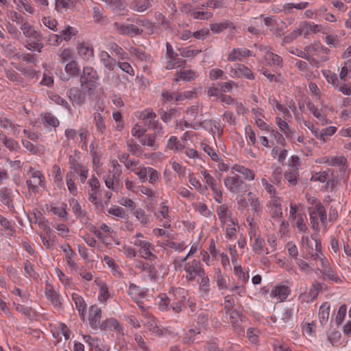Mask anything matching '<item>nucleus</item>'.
<instances>
[{
    "mask_svg": "<svg viewBox=\"0 0 351 351\" xmlns=\"http://www.w3.org/2000/svg\"><path fill=\"white\" fill-rule=\"evenodd\" d=\"M56 5L55 9L58 12H62L63 10H66L73 6L74 0H55Z\"/></svg>",
    "mask_w": 351,
    "mask_h": 351,
    "instance_id": "nucleus-56",
    "label": "nucleus"
},
{
    "mask_svg": "<svg viewBox=\"0 0 351 351\" xmlns=\"http://www.w3.org/2000/svg\"><path fill=\"white\" fill-rule=\"evenodd\" d=\"M112 169L110 171V178L115 181L116 184H119L121 180V176L122 174V169L121 165L117 160L112 161Z\"/></svg>",
    "mask_w": 351,
    "mask_h": 351,
    "instance_id": "nucleus-35",
    "label": "nucleus"
},
{
    "mask_svg": "<svg viewBox=\"0 0 351 351\" xmlns=\"http://www.w3.org/2000/svg\"><path fill=\"white\" fill-rule=\"evenodd\" d=\"M197 76V73L193 70H183L180 72H177L174 81L178 82L181 80L186 82H190L196 79Z\"/></svg>",
    "mask_w": 351,
    "mask_h": 351,
    "instance_id": "nucleus-31",
    "label": "nucleus"
},
{
    "mask_svg": "<svg viewBox=\"0 0 351 351\" xmlns=\"http://www.w3.org/2000/svg\"><path fill=\"white\" fill-rule=\"evenodd\" d=\"M238 77H245L247 80H254V75L252 71L244 64H239L237 67L231 71Z\"/></svg>",
    "mask_w": 351,
    "mask_h": 351,
    "instance_id": "nucleus-27",
    "label": "nucleus"
},
{
    "mask_svg": "<svg viewBox=\"0 0 351 351\" xmlns=\"http://www.w3.org/2000/svg\"><path fill=\"white\" fill-rule=\"evenodd\" d=\"M69 173L71 175L72 173H78L80 171H81L85 166L80 165L77 162V159L75 156H70L69 159Z\"/></svg>",
    "mask_w": 351,
    "mask_h": 351,
    "instance_id": "nucleus-51",
    "label": "nucleus"
},
{
    "mask_svg": "<svg viewBox=\"0 0 351 351\" xmlns=\"http://www.w3.org/2000/svg\"><path fill=\"white\" fill-rule=\"evenodd\" d=\"M69 205L72 208V211L76 218L83 220L86 217V212L82 208V206L80 205L79 202L75 198H71L69 199Z\"/></svg>",
    "mask_w": 351,
    "mask_h": 351,
    "instance_id": "nucleus-29",
    "label": "nucleus"
},
{
    "mask_svg": "<svg viewBox=\"0 0 351 351\" xmlns=\"http://www.w3.org/2000/svg\"><path fill=\"white\" fill-rule=\"evenodd\" d=\"M126 145L129 152L135 156H140L143 154V148L133 138L126 141Z\"/></svg>",
    "mask_w": 351,
    "mask_h": 351,
    "instance_id": "nucleus-36",
    "label": "nucleus"
},
{
    "mask_svg": "<svg viewBox=\"0 0 351 351\" xmlns=\"http://www.w3.org/2000/svg\"><path fill=\"white\" fill-rule=\"evenodd\" d=\"M189 183L201 194H205L208 191L206 185H202L198 180L195 177H191L189 180Z\"/></svg>",
    "mask_w": 351,
    "mask_h": 351,
    "instance_id": "nucleus-59",
    "label": "nucleus"
},
{
    "mask_svg": "<svg viewBox=\"0 0 351 351\" xmlns=\"http://www.w3.org/2000/svg\"><path fill=\"white\" fill-rule=\"evenodd\" d=\"M197 278L200 279L198 282L199 291L204 294H208L210 291V280L208 276L206 275L205 271L203 276H199Z\"/></svg>",
    "mask_w": 351,
    "mask_h": 351,
    "instance_id": "nucleus-47",
    "label": "nucleus"
},
{
    "mask_svg": "<svg viewBox=\"0 0 351 351\" xmlns=\"http://www.w3.org/2000/svg\"><path fill=\"white\" fill-rule=\"evenodd\" d=\"M77 32H78L76 28L68 25L66 29L60 32V34L59 36L62 40H64L65 41H69L71 40V37L75 36Z\"/></svg>",
    "mask_w": 351,
    "mask_h": 351,
    "instance_id": "nucleus-52",
    "label": "nucleus"
},
{
    "mask_svg": "<svg viewBox=\"0 0 351 351\" xmlns=\"http://www.w3.org/2000/svg\"><path fill=\"white\" fill-rule=\"evenodd\" d=\"M156 218L160 221L165 219L162 226L165 228H169L171 227V219L169 215V207L162 203L160 204V210L158 213H155Z\"/></svg>",
    "mask_w": 351,
    "mask_h": 351,
    "instance_id": "nucleus-19",
    "label": "nucleus"
},
{
    "mask_svg": "<svg viewBox=\"0 0 351 351\" xmlns=\"http://www.w3.org/2000/svg\"><path fill=\"white\" fill-rule=\"evenodd\" d=\"M128 51L130 53L131 55L136 57L138 60L140 61H145L147 62L150 59V56L147 54L145 51L143 49L135 47H130L128 49Z\"/></svg>",
    "mask_w": 351,
    "mask_h": 351,
    "instance_id": "nucleus-39",
    "label": "nucleus"
},
{
    "mask_svg": "<svg viewBox=\"0 0 351 351\" xmlns=\"http://www.w3.org/2000/svg\"><path fill=\"white\" fill-rule=\"evenodd\" d=\"M101 318V309L97 305H92L90 307L89 324L94 330L101 329L100 319Z\"/></svg>",
    "mask_w": 351,
    "mask_h": 351,
    "instance_id": "nucleus-12",
    "label": "nucleus"
},
{
    "mask_svg": "<svg viewBox=\"0 0 351 351\" xmlns=\"http://www.w3.org/2000/svg\"><path fill=\"white\" fill-rule=\"evenodd\" d=\"M311 210L313 212H315L316 215H319L322 225L326 224V223H327L326 211V209L322 204H317V208H314Z\"/></svg>",
    "mask_w": 351,
    "mask_h": 351,
    "instance_id": "nucleus-55",
    "label": "nucleus"
},
{
    "mask_svg": "<svg viewBox=\"0 0 351 351\" xmlns=\"http://www.w3.org/2000/svg\"><path fill=\"white\" fill-rule=\"evenodd\" d=\"M275 122L279 130L285 134L287 138L293 137L295 130L289 125L286 119L278 116L275 118Z\"/></svg>",
    "mask_w": 351,
    "mask_h": 351,
    "instance_id": "nucleus-23",
    "label": "nucleus"
},
{
    "mask_svg": "<svg viewBox=\"0 0 351 351\" xmlns=\"http://www.w3.org/2000/svg\"><path fill=\"white\" fill-rule=\"evenodd\" d=\"M321 47L322 44L319 41L313 42V43L305 47V51L307 53L313 55V56H317L320 58V60L325 62L328 60L326 57H322L321 56Z\"/></svg>",
    "mask_w": 351,
    "mask_h": 351,
    "instance_id": "nucleus-28",
    "label": "nucleus"
},
{
    "mask_svg": "<svg viewBox=\"0 0 351 351\" xmlns=\"http://www.w3.org/2000/svg\"><path fill=\"white\" fill-rule=\"evenodd\" d=\"M98 79L99 75L93 67L90 66H84L82 74L80 76V82L82 87L85 84L95 86Z\"/></svg>",
    "mask_w": 351,
    "mask_h": 351,
    "instance_id": "nucleus-8",
    "label": "nucleus"
},
{
    "mask_svg": "<svg viewBox=\"0 0 351 351\" xmlns=\"http://www.w3.org/2000/svg\"><path fill=\"white\" fill-rule=\"evenodd\" d=\"M78 55L86 61L93 60L95 51L93 46L86 42L78 43L76 47Z\"/></svg>",
    "mask_w": 351,
    "mask_h": 351,
    "instance_id": "nucleus-10",
    "label": "nucleus"
},
{
    "mask_svg": "<svg viewBox=\"0 0 351 351\" xmlns=\"http://www.w3.org/2000/svg\"><path fill=\"white\" fill-rule=\"evenodd\" d=\"M93 122L95 125L97 132L99 135H104L106 134L108 128V121L106 120V116L99 112L98 110L95 111L93 114Z\"/></svg>",
    "mask_w": 351,
    "mask_h": 351,
    "instance_id": "nucleus-9",
    "label": "nucleus"
},
{
    "mask_svg": "<svg viewBox=\"0 0 351 351\" xmlns=\"http://www.w3.org/2000/svg\"><path fill=\"white\" fill-rule=\"evenodd\" d=\"M245 134L246 136L249 138V141H250L252 145L255 147H258V143L256 138V134L250 125H247L245 126Z\"/></svg>",
    "mask_w": 351,
    "mask_h": 351,
    "instance_id": "nucleus-64",
    "label": "nucleus"
},
{
    "mask_svg": "<svg viewBox=\"0 0 351 351\" xmlns=\"http://www.w3.org/2000/svg\"><path fill=\"white\" fill-rule=\"evenodd\" d=\"M133 214L143 226H148L149 225L151 222V217L146 214L143 209H135L134 211H133Z\"/></svg>",
    "mask_w": 351,
    "mask_h": 351,
    "instance_id": "nucleus-38",
    "label": "nucleus"
},
{
    "mask_svg": "<svg viewBox=\"0 0 351 351\" xmlns=\"http://www.w3.org/2000/svg\"><path fill=\"white\" fill-rule=\"evenodd\" d=\"M20 28L23 31V34L26 38H32L34 40H41V33L36 31L34 27L29 23L24 22L21 24Z\"/></svg>",
    "mask_w": 351,
    "mask_h": 351,
    "instance_id": "nucleus-21",
    "label": "nucleus"
},
{
    "mask_svg": "<svg viewBox=\"0 0 351 351\" xmlns=\"http://www.w3.org/2000/svg\"><path fill=\"white\" fill-rule=\"evenodd\" d=\"M0 199L10 210L14 209L12 191L6 187L0 189Z\"/></svg>",
    "mask_w": 351,
    "mask_h": 351,
    "instance_id": "nucleus-26",
    "label": "nucleus"
},
{
    "mask_svg": "<svg viewBox=\"0 0 351 351\" xmlns=\"http://www.w3.org/2000/svg\"><path fill=\"white\" fill-rule=\"evenodd\" d=\"M121 71L128 73L132 77L135 75V71L131 64L125 61H118L117 65Z\"/></svg>",
    "mask_w": 351,
    "mask_h": 351,
    "instance_id": "nucleus-61",
    "label": "nucleus"
},
{
    "mask_svg": "<svg viewBox=\"0 0 351 351\" xmlns=\"http://www.w3.org/2000/svg\"><path fill=\"white\" fill-rule=\"evenodd\" d=\"M264 58L267 65L270 66L282 68L283 66L282 58L270 51H267L265 52Z\"/></svg>",
    "mask_w": 351,
    "mask_h": 351,
    "instance_id": "nucleus-22",
    "label": "nucleus"
},
{
    "mask_svg": "<svg viewBox=\"0 0 351 351\" xmlns=\"http://www.w3.org/2000/svg\"><path fill=\"white\" fill-rule=\"evenodd\" d=\"M298 171L293 169L291 171L285 173V178L291 185L295 186L298 182Z\"/></svg>",
    "mask_w": 351,
    "mask_h": 351,
    "instance_id": "nucleus-63",
    "label": "nucleus"
},
{
    "mask_svg": "<svg viewBox=\"0 0 351 351\" xmlns=\"http://www.w3.org/2000/svg\"><path fill=\"white\" fill-rule=\"evenodd\" d=\"M201 173L203 176L207 185L213 191L215 200L217 203L221 204L223 202L221 185L220 183H218L214 177H213L206 170L202 171Z\"/></svg>",
    "mask_w": 351,
    "mask_h": 351,
    "instance_id": "nucleus-4",
    "label": "nucleus"
},
{
    "mask_svg": "<svg viewBox=\"0 0 351 351\" xmlns=\"http://www.w3.org/2000/svg\"><path fill=\"white\" fill-rule=\"evenodd\" d=\"M109 49L122 60H128L129 58L128 53L116 43H110Z\"/></svg>",
    "mask_w": 351,
    "mask_h": 351,
    "instance_id": "nucleus-41",
    "label": "nucleus"
},
{
    "mask_svg": "<svg viewBox=\"0 0 351 351\" xmlns=\"http://www.w3.org/2000/svg\"><path fill=\"white\" fill-rule=\"evenodd\" d=\"M182 264L183 270L185 273L184 277L188 283L195 281L199 276L204 275L205 270L199 260L181 261L180 265H182Z\"/></svg>",
    "mask_w": 351,
    "mask_h": 351,
    "instance_id": "nucleus-1",
    "label": "nucleus"
},
{
    "mask_svg": "<svg viewBox=\"0 0 351 351\" xmlns=\"http://www.w3.org/2000/svg\"><path fill=\"white\" fill-rule=\"evenodd\" d=\"M234 273L237 276L238 280L243 285H245L249 280L248 272H244L241 265L235 266L234 268Z\"/></svg>",
    "mask_w": 351,
    "mask_h": 351,
    "instance_id": "nucleus-49",
    "label": "nucleus"
},
{
    "mask_svg": "<svg viewBox=\"0 0 351 351\" xmlns=\"http://www.w3.org/2000/svg\"><path fill=\"white\" fill-rule=\"evenodd\" d=\"M298 34L303 35L304 38H306L311 33H317L320 32V26L315 24L314 23L302 21L300 23L298 27Z\"/></svg>",
    "mask_w": 351,
    "mask_h": 351,
    "instance_id": "nucleus-15",
    "label": "nucleus"
},
{
    "mask_svg": "<svg viewBox=\"0 0 351 351\" xmlns=\"http://www.w3.org/2000/svg\"><path fill=\"white\" fill-rule=\"evenodd\" d=\"M27 175L29 179L26 180V185L29 192L36 193L39 191V187H46L45 178L40 171L29 167Z\"/></svg>",
    "mask_w": 351,
    "mask_h": 351,
    "instance_id": "nucleus-2",
    "label": "nucleus"
},
{
    "mask_svg": "<svg viewBox=\"0 0 351 351\" xmlns=\"http://www.w3.org/2000/svg\"><path fill=\"white\" fill-rule=\"evenodd\" d=\"M253 56V52L246 48H234L228 56V61H242L243 58Z\"/></svg>",
    "mask_w": 351,
    "mask_h": 351,
    "instance_id": "nucleus-14",
    "label": "nucleus"
},
{
    "mask_svg": "<svg viewBox=\"0 0 351 351\" xmlns=\"http://www.w3.org/2000/svg\"><path fill=\"white\" fill-rule=\"evenodd\" d=\"M167 147L176 152L181 151L183 146L175 136H171L167 141Z\"/></svg>",
    "mask_w": 351,
    "mask_h": 351,
    "instance_id": "nucleus-57",
    "label": "nucleus"
},
{
    "mask_svg": "<svg viewBox=\"0 0 351 351\" xmlns=\"http://www.w3.org/2000/svg\"><path fill=\"white\" fill-rule=\"evenodd\" d=\"M269 101L271 105H275L276 109L282 112L285 119H288L291 117V114L289 110L283 105L280 104L276 99H269Z\"/></svg>",
    "mask_w": 351,
    "mask_h": 351,
    "instance_id": "nucleus-54",
    "label": "nucleus"
},
{
    "mask_svg": "<svg viewBox=\"0 0 351 351\" xmlns=\"http://www.w3.org/2000/svg\"><path fill=\"white\" fill-rule=\"evenodd\" d=\"M232 169L234 170L235 171L242 174L245 180H253L254 179V177H255L254 172L252 170H251L248 168H246L244 166L239 165H235L232 167Z\"/></svg>",
    "mask_w": 351,
    "mask_h": 351,
    "instance_id": "nucleus-40",
    "label": "nucleus"
},
{
    "mask_svg": "<svg viewBox=\"0 0 351 351\" xmlns=\"http://www.w3.org/2000/svg\"><path fill=\"white\" fill-rule=\"evenodd\" d=\"M216 213L222 225H224L228 220L230 221H232L231 218L232 213L226 204L218 206L216 208Z\"/></svg>",
    "mask_w": 351,
    "mask_h": 351,
    "instance_id": "nucleus-25",
    "label": "nucleus"
},
{
    "mask_svg": "<svg viewBox=\"0 0 351 351\" xmlns=\"http://www.w3.org/2000/svg\"><path fill=\"white\" fill-rule=\"evenodd\" d=\"M152 0H131L130 8L137 12H143L152 8Z\"/></svg>",
    "mask_w": 351,
    "mask_h": 351,
    "instance_id": "nucleus-20",
    "label": "nucleus"
},
{
    "mask_svg": "<svg viewBox=\"0 0 351 351\" xmlns=\"http://www.w3.org/2000/svg\"><path fill=\"white\" fill-rule=\"evenodd\" d=\"M330 314V304L328 302L323 303L319 307V319L322 326L326 324Z\"/></svg>",
    "mask_w": 351,
    "mask_h": 351,
    "instance_id": "nucleus-37",
    "label": "nucleus"
},
{
    "mask_svg": "<svg viewBox=\"0 0 351 351\" xmlns=\"http://www.w3.org/2000/svg\"><path fill=\"white\" fill-rule=\"evenodd\" d=\"M232 26V23L228 21L221 23H213L210 25V30L213 33H220L223 32L228 27Z\"/></svg>",
    "mask_w": 351,
    "mask_h": 351,
    "instance_id": "nucleus-60",
    "label": "nucleus"
},
{
    "mask_svg": "<svg viewBox=\"0 0 351 351\" xmlns=\"http://www.w3.org/2000/svg\"><path fill=\"white\" fill-rule=\"evenodd\" d=\"M200 333V330L197 328L189 330L184 335L182 338V342L184 344H191L194 343L195 337L197 335Z\"/></svg>",
    "mask_w": 351,
    "mask_h": 351,
    "instance_id": "nucleus-50",
    "label": "nucleus"
},
{
    "mask_svg": "<svg viewBox=\"0 0 351 351\" xmlns=\"http://www.w3.org/2000/svg\"><path fill=\"white\" fill-rule=\"evenodd\" d=\"M158 298V306L160 311H167L171 308V304L169 302V299H168L167 294H160Z\"/></svg>",
    "mask_w": 351,
    "mask_h": 351,
    "instance_id": "nucleus-48",
    "label": "nucleus"
},
{
    "mask_svg": "<svg viewBox=\"0 0 351 351\" xmlns=\"http://www.w3.org/2000/svg\"><path fill=\"white\" fill-rule=\"evenodd\" d=\"M113 29L117 33L122 36H139L143 33V29H139L137 26L133 24H123L118 22H114L112 25Z\"/></svg>",
    "mask_w": 351,
    "mask_h": 351,
    "instance_id": "nucleus-7",
    "label": "nucleus"
},
{
    "mask_svg": "<svg viewBox=\"0 0 351 351\" xmlns=\"http://www.w3.org/2000/svg\"><path fill=\"white\" fill-rule=\"evenodd\" d=\"M45 295L47 298L51 300V303L56 308H60L62 307L60 297L54 290H46Z\"/></svg>",
    "mask_w": 351,
    "mask_h": 351,
    "instance_id": "nucleus-42",
    "label": "nucleus"
},
{
    "mask_svg": "<svg viewBox=\"0 0 351 351\" xmlns=\"http://www.w3.org/2000/svg\"><path fill=\"white\" fill-rule=\"evenodd\" d=\"M0 141L10 152H18L21 149L19 143L11 137H8L2 131L0 132Z\"/></svg>",
    "mask_w": 351,
    "mask_h": 351,
    "instance_id": "nucleus-17",
    "label": "nucleus"
},
{
    "mask_svg": "<svg viewBox=\"0 0 351 351\" xmlns=\"http://www.w3.org/2000/svg\"><path fill=\"white\" fill-rule=\"evenodd\" d=\"M44 47V45L41 43V40H35L34 41L27 42L25 48L32 51H37L40 53Z\"/></svg>",
    "mask_w": 351,
    "mask_h": 351,
    "instance_id": "nucleus-58",
    "label": "nucleus"
},
{
    "mask_svg": "<svg viewBox=\"0 0 351 351\" xmlns=\"http://www.w3.org/2000/svg\"><path fill=\"white\" fill-rule=\"evenodd\" d=\"M200 147L204 150L205 153H206L210 158L215 161L218 162L220 160L219 156L217 154V152L213 149L212 147L208 145L206 143H201Z\"/></svg>",
    "mask_w": 351,
    "mask_h": 351,
    "instance_id": "nucleus-53",
    "label": "nucleus"
},
{
    "mask_svg": "<svg viewBox=\"0 0 351 351\" xmlns=\"http://www.w3.org/2000/svg\"><path fill=\"white\" fill-rule=\"evenodd\" d=\"M184 293V289L182 288H173L169 291L167 298L169 299L172 311L176 313L182 311L186 301Z\"/></svg>",
    "mask_w": 351,
    "mask_h": 351,
    "instance_id": "nucleus-3",
    "label": "nucleus"
},
{
    "mask_svg": "<svg viewBox=\"0 0 351 351\" xmlns=\"http://www.w3.org/2000/svg\"><path fill=\"white\" fill-rule=\"evenodd\" d=\"M271 294L276 297L279 302H284L291 294V289L287 285L280 284L274 287Z\"/></svg>",
    "mask_w": 351,
    "mask_h": 351,
    "instance_id": "nucleus-18",
    "label": "nucleus"
},
{
    "mask_svg": "<svg viewBox=\"0 0 351 351\" xmlns=\"http://www.w3.org/2000/svg\"><path fill=\"white\" fill-rule=\"evenodd\" d=\"M22 144L23 147L33 154H39L43 152V146L34 145L27 140H23Z\"/></svg>",
    "mask_w": 351,
    "mask_h": 351,
    "instance_id": "nucleus-45",
    "label": "nucleus"
},
{
    "mask_svg": "<svg viewBox=\"0 0 351 351\" xmlns=\"http://www.w3.org/2000/svg\"><path fill=\"white\" fill-rule=\"evenodd\" d=\"M248 196V202H250L252 210L254 213V215H258L262 211V206L261 202L257 197L252 192H249L247 194Z\"/></svg>",
    "mask_w": 351,
    "mask_h": 351,
    "instance_id": "nucleus-33",
    "label": "nucleus"
},
{
    "mask_svg": "<svg viewBox=\"0 0 351 351\" xmlns=\"http://www.w3.org/2000/svg\"><path fill=\"white\" fill-rule=\"evenodd\" d=\"M67 95L69 99L78 106H82L85 103L86 96L80 89L77 87L69 88L67 90Z\"/></svg>",
    "mask_w": 351,
    "mask_h": 351,
    "instance_id": "nucleus-16",
    "label": "nucleus"
},
{
    "mask_svg": "<svg viewBox=\"0 0 351 351\" xmlns=\"http://www.w3.org/2000/svg\"><path fill=\"white\" fill-rule=\"evenodd\" d=\"M112 12L119 15L124 16L128 12L125 0H102Z\"/></svg>",
    "mask_w": 351,
    "mask_h": 351,
    "instance_id": "nucleus-13",
    "label": "nucleus"
},
{
    "mask_svg": "<svg viewBox=\"0 0 351 351\" xmlns=\"http://www.w3.org/2000/svg\"><path fill=\"white\" fill-rule=\"evenodd\" d=\"M106 329L119 332L122 330V327L121 326L117 319L111 317L109 319H106V320L103 321L101 324V330Z\"/></svg>",
    "mask_w": 351,
    "mask_h": 351,
    "instance_id": "nucleus-32",
    "label": "nucleus"
},
{
    "mask_svg": "<svg viewBox=\"0 0 351 351\" xmlns=\"http://www.w3.org/2000/svg\"><path fill=\"white\" fill-rule=\"evenodd\" d=\"M58 56L60 62L62 63L69 60L71 61V60L73 58V52L69 48L60 50V51L58 53Z\"/></svg>",
    "mask_w": 351,
    "mask_h": 351,
    "instance_id": "nucleus-62",
    "label": "nucleus"
},
{
    "mask_svg": "<svg viewBox=\"0 0 351 351\" xmlns=\"http://www.w3.org/2000/svg\"><path fill=\"white\" fill-rule=\"evenodd\" d=\"M225 186L232 193H239L245 190L246 184L237 174L224 179Z\"/></svg>",
    "mask_w": 351,
    "mask_h": 351,
    "instance_id": "nucleus-6",
    "label": "nucleus"
},
{
    "mask_svg": "<svg viewBox=\"0 0 351 351\" xmlns=\"http://www.w3.org/2000/svg\"><path fill=\"white\" fill-rule=\"evenodd\" d=\"M155 138L154 134H148L140 139V143L143 145H147L152 150H156L158 148V145L156 143Z\"/></svg>",
    "mask_w": 351,
    "mask_h": 351,
    "instance_id": "nucleus-44",
    "label": "nucleus"
},
{
    "mask_svg": "<svg viewBox=\"0 0 351 351\" xmlns=\"http://www.w3.org/2000/svg\"><path fill=\"white\" fill-rule=\"evenodd\" d=\"M134 267L141 271L147 273L152 281H156L158 277V271L153 264L145 263L141 260H136Z\"/></svg>",
    "mask_w": 351,
    "mask_h": 351,
    "instance_id": "nucleus-11",
    "label": "nucleus"
},
{
    "mask_svg": "<svg viewBox=\"0 0 351 351\" xmlns=\"http://www.w3.org/2000/svg\"><path fill=\"white\" fill-rule=\"evenodd\" d=\"M141 119L147 127L151 124H154L156 121V114L152 110L146 109L141 112Z\"/></svg>",
    "mask_w": 351,
    "mask_h": 351,
    "instance_id": "nucleus-43",
    "label": "nucleus"
},
{
    "mask_svg": "<svg viewBox=\"0 0 351 351\" xmlns=\"http://www.w3.org/2000/svg\"><path fill=\"white\" fill-rule=\"evenodd\" d=\"M128 294L131 298L136 303L142 298H145L147 295V291H143L140 287L134 283H130L128 289Z\"/></svg>",
    "mask_w": 351,
    "mask_h": 351,
    "instance_id": "nucleus-24",
    "label": "nucleus"
},
{
    "mask_svg": "<svg viewBox=\"0 0 351 351\" xmlns=\"http://www.w3.org/2000/svg\"><path fill=\"white\" fill-rule=\"evenodd\" d=\"M132 243L139 247L138 252L142 258L150 261H154L157 258L154 254L155 246L152 243L143 239L134 240Z\"/></svg>",
    "mask_w": 351,
    "mask_h": 351,
    "instance_id": "nucleus-5",
    "label": "nucleus"
},
{
    "mask_svg": "<svg viewBox=\"0 0 351 351\" xmlns=\"http://www.w3.org/2000/svg\"><path fill=\"white\" fill-rule=\"evenodd\" d=\"M265 239L260 237V236L257 237L252 245L253 251L257 254H268L269 251L265 247Z\"/></svg>",
    "mask_w": 351,
    "mask_h": 351,
    "instance_id": "nucleus-34",
    "label": "nucleus"
},
{
    "mask_svg": "<svg viewBox=\"0 0 351 351\" xmlns=\"http://www.w3.org/2000/svg\"><path fill=\"white\" fill-rule=\"evenodd\" d=\"M72 300L75 304L76 309L77 310L80 316L84 317L86 313V304L84 298L77 293H73Z\"/></svg>",
    "mask_w": 351,
    "mask_h": 351,
    "instance_id": "nucleus-30",
    "label": "nucleus"
},
{
    "mask_svg": "<svg viewBox=\"0 0 351 351\" xmlns=\"http://www.w3.org/2000/svg\"><path fill=\"white\" fill-rule=\"evenodd\" d=\"M66 73L72 77H77L80 73V66L75 60L69 62L65 66Z\"/></svg>",
    "mask_w": 351,
    "mask_h": 351,
    "instance_id": "nucleus-46",
    "label": "nucleus"
}]
</instances>
